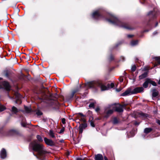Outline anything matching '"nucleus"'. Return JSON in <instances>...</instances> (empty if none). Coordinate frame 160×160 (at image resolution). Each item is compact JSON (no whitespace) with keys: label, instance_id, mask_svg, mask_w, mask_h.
<instances>
[{"label":"nucleus","instance_id":"obj_1","mask_svg":"<svg viewBox=\"0 0 160 160\" xmlns=\"http://www.w3.org/2000/svg\"><path fill=\"white\" fill-rule=\"evenodd\" d=\"M92 16L93 19L95 20L105 19L111 24L124 29L129 30H132L134 29L132 27L128 24L122 22L113 15L108 14V18L105 17L99 9L93 12L92 14Z\"/></svg>","mask_w":160,"mask_h":160},{"label":"nucleus","instance_id":"obj_2","mask_svg":"<svg viewBox=\"0 0 160 160\" xmlns=\"http://www.w3.org/2000/svg\"><path fill=\"white\" fill-rule=\"evenodd\" d=\"M29 148L30 150L31 149L32 151L37 152L38 156L36 157L37 158L40 160H44L47 152L42 145L39 143L37 141L34 140L30 143Z\"/></svg>","mask_w":160,"mask_h":160},{"label":"nucleus","instance_id":"obj_3","mask_svg":"<svg viewBox=\"0 0 160 160\" xmlns=\"http://www.w3.org/2000/svg\"><path fill=\"white\" fill-rule=\"evenodd\" d=\"M86 86L89 88L96 89L97 87H100L101 91H104L108 90L110 88H112L114 86V83H108L107 87L103 85L102 83L99 81H92L87 83Z\"/></svg>","mask_w":160,"mask_h":160},{"label":"nucleus","instance_id":"obj_4","mask_svg":"<svg viewBox=\"0 0 160 160\" xmlns=\"http://www.w3.org/2000/svg\"><path fill=\"white\" fill-rule=\"evenodd\" d=\"M143 90V88L142 87L136 88L132 90L131 88H128L122 94L121 96H129L133 94L139 93L142 92Z\"/></svg>","mask_w":160,"mask_h":160},{"label":"nucleus","instance_id":"obj_5","mask_svg":"<svg viewBox=\"0 0 160 160\" xmlns=\"http://www.w3.org/2000/svg\"><path fill=\"white\" fill-rule=\"evenodd\" d=\"M13 96H10L8 94V96L9 98L11 99L14 98L16 101V103L20 104L21 103V98L22 96L18 92H13L12 93Z\"/></svg>","mask_w":160,"mask_h":160},{"label":"nucleus","instance_id":"obj_6","mask_svg":"<svg viewBox=\"0 0 160 160\" xmlns=\"http://www.w3.org/2000/svg\"><path fill=\"white\" fill-rule=\"evenodd\" d=\"M2 78H0V89L4 88L8 91L11 89V86L9 83L6 81H1Z\"/></svg>","mask_w":160,"mask_h":160},{"label":"nucleus","instance_id":"obj_7","mask_svg":"<svg viewBox=\"0 0 160 160\" xmlns=\"http://www.w3.org/2000/svg\"><path fill=\"white\" fill-rule=\"evenodd\" d=\"M160 14V11L157 8H154L153 11H150L148 16L151 18L150 19L156 18L158 15Z\"/></svg>","mask_w":160,"mask_h":160},{"label":"nucleus","instance_id":"obj_8","mask_svg":"<svg viewBox=\"0 0 160 160\" xmlns=\"http://www.w3.org/2000/svg\"><path fill=\"white\" fill-rule=\"evenodd\" d=\"M112 108L116 111L119 112H122L123 111V107L122 105L120 104H114L112 105Z\"/></svg>","mask_w":160,"mask_h":160},{"label":"nucleus","instance_id":"obj_9","mask_svg":"<svg viewBox=\"0 0 160 160\" xmlns=\"http://www.w3.org/2000/svg\"><path fill=\"white\" fill-rule=\"evenodd\" d=\"M44 141L45 143L48 145L52 146L55 145L54 142L51 139H48L46 138H44Z\"/></svg>","mask_w":160,"mask_h":160},{"label":"nucleus","instance_id":"obj_10","mask_svg":"<svg viewBox=\"0 0 160 160\" xmlns=\"http://www.w3.org/2000/svg\"><path fill=\"white\" fill-rule=\"evenodd\" d=\"M0 157L2 159L5 158L7 156V153L6 150L4 148H2L0 151Z\"/></svg>","mask_w":160,"mask_h":160},{"label":"nucleus","instance_id":"obj_11","mask_svg":"<svg viewBox=\"0 0 160 160\" xmlns=\"http://www.w3.org/2000/svg\"><path fill=\"white\" fill-rule=\"evenodd\" d=\"M87 127V125L86 123L82 124L79 126V133L81 134L83 131V129H85Z\"/></svg>","mask_w":160,"mask_h":160},{"label":"nucleus","instance_id":"obj_12","mask_svg":"<svg viewBox=\"0 0 160 160\" xmlns=\"http://www.w3.org/2000/svg\"><path fill=\"white\" fill-rule=\"evenodd\" d=\"M114 109H105L104 112L106 114L105 116L106 117H108L111 114H112L113 112Z\"/></svg>","mask_w":160,"mask_h":160},{"label":"nucleus","instance_id":"obj_13","mask_svg":"<svg viewBox=\"0 0 160 160\" xmlns=\"http://www.w3.org/2000/svg\"><path fill=\"white\" fill-rule=\"evenodd\" d=\"M95 159L96 160H103V158L101 154H98L95 155Z\"/></svg>","mask_w":160,"mask_h":160},{"label":"nucleus","instance_id":"obj_14","mask_svg":"<svg viewBox=\"0 0 160 160\" xmlns=\"http://www.w3.org/2000/svg\"><path fill=\"white\" fill-rule=\"evenodd\" d=\"M150 79L147 78L143 84V86L145 88H147L148 86V84L149 83Z\"/></svg>","mask_w":160,"mask_h":160},{"label":"nucleus","instance_id":"obj_15","mask_svg":"<svg viewBox=\"0 0 160 160\" xmlns=\"http://www.w3.org/2000/svg\"><path fill=\"white\" fill-rule=\"evenodd\" d=\"M9 132L12 135L18 134L19 133V132L18 130L14 129L10 130Z\"/></svg>","mask_w":160,"mask_h":160},{"label":"nucleus","instance_id":"obj_16","mask_svg":"<svg viewBox=\"0 0 160 160\" xmlns=\"http://www.w3.org/2000/svg\"><path fill=\"white\" fill-rule=\"evenodd\" d=\"M148 74V72H144L139 76V79H142L146 77Z\"/></svg>","mask_w":160,"mask_h":160},{"label":"nucleus","instance_id":"obj_17","mask_svg":"<svg viewBox=\"0 0 160 160\" xmlns=\"http://www.w3.org/2000/svg\"><path fill=\"white\" fill-rule=\"evenodd\" d=\"M81 85H79V87H77L76 88L73 90L71 93L72 94V95H74L75 93L78 92L79 90V89L81 88Z\"/></svg>","mask_w":160,"mask_h":160},{"label":"nucleus","instance_id":"obj_18","mask_svg":"<svg viewBox=\"0 0 160 160\" xmlns=\"http://www.w3.org/2000/svg\"><path fill=\"white\" fill-rule=\"evenodd\" d=\"M18 109L15 107L13 106L11 110V111L12 113L16 114L18 112Z\"/></svg>","mask_w":160,"mask_h":160},{"label":"nucleus","instance_id":"obj_19","mask_svg":"<svg viewBox=\"0 0 160 160\" xmlns=\"http://www.w3.org/2000/svg\"><path fill=\"white\" fill-rule=\"evenodd\" d=\"M72 94L71 93V94L66 96V99L67 101L69 102L72 99L74 96V95H73L72 96Z\"/></svg>","mask_w":160,"mask_h":160},{"label":"nucleus","instance_id":"obj_20","mask_svg":"<svg viewBox=\"0 0 160 160\" xmlns=\"http://www.w3.org/2000/svg\"><path fill=\"white\" fill-rule=\"evenodd\" d=\"M49 134L50 136L52 138H55V133L53 132V131L52 130H49Z\"/></svg>","mask_w":160,"mask_h":160},{"label":"nucleus","instance_id":"obj_21","mask_svg":"<svg viewBox=\"0 0 160 160\" xmlns=\"http://www.w3.org/2000/svg\"><path fill=\"white\" fill-rule=\"evenodd\" d=\"M10 73V71L8 70H5L3 72L4 75L7 78H9Z\"/></svg>","mask_w":160,"mask_h":160},{"label":"nucleus","instance_id":"obj_22","mask_svg":"<svg viewBox=\"0 0 160 160\" xmlns=\"http://www.w3.org/2000/svg\"><path fill=\"white\" fill-rule=\"evenodd\" d=\"M152 130V129L151 128H147L144 129V132L146 134H148Z\"/></svg>","mask_w":160,"mask_h":160},{"label":"nucleus","instance_id":"obj_23","mask_svg":"<svg viewBox=\"0 0 160 160\" xmlns=\"http://www.w3.org/2000/svg\"><path fill=\"white\" fill-rule=\"evenodd\" d=\"M138 41L137 40H132L131 42V45L134 46L137 45L138 44Z\"/></svg>","mask_w":160,"mask_h":160},{"label":"nucleus","instance_id":"obj_24","mask_svg":"<svg viewBox=\"0 0 160 160\" xmlns=\"http://www.w3.org/2000/svg\"><path fill=\"white\" fill-rule=\"evenodd\" d=\"M24 108L25 111L27 113H29L31 112L32 111L31 108L30 107L25 106Z\"/></svg>","mask_w":160,"mask_h":160},{"label":"nucleus","instance_id":"obj_25","mask_svg":"<svg viewBox=\"0 0 160 160\" xmlns=\"http://www.w3.org/2000/svg\"><path fill=\"white\" fill-rule=\"evenodd\" d=\"M112 122L113 124H116L118 123V120L116 118H114L112 120Z\"/></svg>","mask_w":160,"mask_h":160},{"label":"nucleus","instance_id":"obj_26","mask_svg":"<svg viewBox=\"0 0 160 160\" xmlns=\"http://www.w3.org/2000/svg\"><path fill=\"white\" fill-rule=\"evenodd\" d=\"M158 95V92L156 91V89H154L153 90V92L152 93V96L153 97H156Z\"/></svg>","mask_w":160,"mask_h":160},{"label":"nucleus","instance_id":"obj_27","mask_svg":"<svg viewBox=\"0 0 160 160\" xmlns=\"http://www.w3.org/2000/svg\"><path fill=\"white\" fill-rule=\"evenodd\" d=\"M96 103V102H92V103H91L89 105V107L90 108H94V105H95V104Z\"/></svg>","mask_w":160,"mask_h":160},{"label":"nucleus","instance_id":"obj_28","mask_svg":"<svg viewBox=\"0 0 160 160\" xmlns=\"http://www.w3.org/2000/svg\"><path fill=\"white\" fill-rule=\"evenodd\" d=\"M5 109V108L0 103V111L2 112Z\"/></svg>","mask_w":160,"mask_h":160},{"label":"nucleus","instance_id":"obj_29","mask_svg":"<svg viewBox=\"0 0 160 160\" xmlns=\"http://www.w3.org/2000/svg\"><path fill=\"white\" fill-rule=\"evenodd\" d=\"M149 83L151 84L153 86H157V84L155 82L152 81L150 79Z\"/></svg>","mask_w":160,"mask_h":160},{"label":"nucleus","instance_id":"obj_30","mask_svg":"<svg viewBox=\"0 0 160 160\" xmlns=\"http://www.w3.org/2000/svg\"><path fill=\"white\" fill-rule=\"evenodd\" d=\"M136 66L135 65H133L132 67L131 70L132 72H134L136 70Z\"/></svg>","mask_w":160,"mask_h":160},{"label":"nucleus","instance_id":"obj_31","mask_svg":"<svg viewBox=\"0 0 160 160\" xmlns=\"http://www.w3.org/2000/svg\"><path fill=\"white\" fill-rule=\"evenodd\" d=\"M36 114L38 116H40L42 114V113L41 111L38 110L36 112Z\"/></svg>","mask_w":160,"mask_h":160},{"label":"nucleus","instance_id":"obj_32","mask_svg":"<svg viewBox=\"0 0 160 160\" xmlns=\"http://www.w3.org/2000/svg\"><path fill=\"white\" fill-rule=\"evenodd\" d=\"M37 138L39 141H42V139L40 135H37Z\"/></svg>","mask_w":160,"mask_h":160},{"label":"nucleus","instance_id":"obj_33","mask_svg":"<svg viewBox=\"0 0 160 160\" xmlns=\"http://www.w3.org/2000/svg\"><path fill=\"white\" fill-rule=\"evenodd\" d=\"M64 131V127L62 128L61 129L60 132H59V133L60 134L62 133H63Z\"/></svg>","mask_w":160,"mask_h":160},{"label":"nucleus","instance_id":"obj_34","mask_svg":"<svg viewBox=\"0 0 160 160\" xmlns=\"http://www.w3.org/2000/svg\"><path fill=\"white\" fill-rule=\"evenodd\" d=\"M91 125L93 127H95V125L93 121H91L90 122Z\"/></svg>","mask_w":160,"mask_h":160},{"label":"nucleus","instance_id":"obj_35","mask_svg":"<svg viewBox=\"0 0 160 160\" xmlns=\"http://www.w3.org/2000/svg\"><path fill=\"white\" fill-rule=\"evenodd\" d=\"M155 60L158 62H159V64L160 63V58L159 57H155Z\"/></svg>","mask_w":160,"mask_h":160},{"label":"nucleus","instance_id":"obj_36","mask_svg":"<svg viewBox=\"0 0 160 160\" xmlns=\"http://www.w3.org/2000/svg\"><path fill=\"white\" fill-rule=\"evenodd\" d=\"M120 60L122 61H124L125 60V58L124 57L121 56Z\"/></svg>","mask_w":160,"mask_h":160},{"label":"nucleus","instance_id":"obj_37","mask_svg":"<svg viewBox=\"0 0 160 160\" xmlns=\"http://www.w3.org/2000/svg\"><path fill=\"white\" fill-rule=\"evenodd\" d=\"M21 124L23 127H26L27 124L25 122H22Z\"/></svg>","mask_w":160,"mask_h":160},{"label":"nucleus","instance_id":"obj_38","mask_svg":"<svg viewBox=\"0 0 160 160\" xmlns=\"http://www.w3.org/2000/svg\"><path fill=\"white\" fill-rule=\"evenodd\" d=\"M114 59V58L112 55H111L110 57V58H109V61H112Z\"/></svg>","mask_w":160,"mask_h":160},{"label":"nucleus","instance_id":"obj_39","mask_svg":"<svg viewBox=\"0 0 160 160\" xmlns=\"http://www.w3.org/2000/svg\"><path fill=\"white\" fill-rule=\"evenodd\" d=\"M93 117L92 116H90L89 117V121L90 122V121H92V120H93Z\"/></svg>","mask_w":160,"mask_h":160},{"label":"nucleus","instance_id":"obj_40","mask_svg":"<svg viewBox=\"0 0 160 160\" xmlns=\"http://www.w3.org/2000/svg\"><path fill=\"white\" fill-rule=\"evenodd\" d=\"M77 114L80 115L82 117H85V115H83L82 113H78Z\"/></svg>","mask_w":160,"mask_h":160},{"label":"nucleus","instance_id":"obj_41","mask_svg":"<svg viewBox=\"0 0 160 160\" xmlns=\"http://www.w3.org/2000/svg\"><path fill=\"white\" fill-rule=\"evenodd\" d=\"M62 121L63 124H65V119L64 118H62Z\"/></svg>","mask_w":160,"mask_h":160},{"label":"nucleus","instance_id":"obj_42","mask_svg":"<svg viewBox=\"0 0 160 160\" xmlns=\"http://www.w3.org/2000/svg\"><path fill=\"white\" fill-rule=\"evenodd\" d=\"M133 36V35H128L127 37L128 38H130L132 37Z\"/></svg>","mask_w":160,"mask_h":160},{"label":"nucleus","instance_id":"obj_43","mask_svg":"<svg viewBox=\"0 0 160 160\" xmlns=\"http://www.w3.org/2000/svg\"><path fill=\"white\" fill-rule=\"evenodd\" d=\"M158 33V32L157 31H155V32H153V34L154 35H155L156 34H157Z\"/></svg>","mask_w":160,"mask_h":160},{"label":"nucleus","instance_id":"obj_44","mask_svg":"<svg viewBox=\"0 0 160 160\" xmlns=\"http://www.w3.org/2000/svg\"><path fill=\"white\" fill-rule=\"evenodd\" d=\"M82 121H83V122H85V120L84 118H82L81 119Z\"/></svg>","mask_w":160,"mask_h":160},{"label":"nucleus","instance_id":"obj_45","mask_svg":"<svg viewBox=\"0 0 160 160\" xmlns=\"http://www.w3.org/2000/svg\"><path fill=\"white\" fill-rule=\"evenodd\" d=\"M139 122H135V123H134V124L135 125H139Z\"/></svg>","mask_w":160,"mask_h":160},{"label":"nucleus","instance_id":"obj_46","mask_svg":"<svg viewBox=\"0 0 160 160\" xmlns=\"http://www.w3.org/2000/svg\"><path fill=\"white\" fill-rule=\"evenodd\" d=\"M157 122L158 123L159 125H160V120H157Z\"/></svg>","mask_w":160,"mask_h":160},{"label":"nucleus","instance_id":"obj_47","mask_svg":"<svg viewBox=\"0 0 160 160\" xmlns=\"http://www.w3.org/2000/svg\"><path fill=\"white\" fill-rule=\"evenodd\" d=\"M99 110H100V109H99V108H97L96 109V111L97 112Z\"/></svg>","mask_w":160,"mask_h":160},{"label":"nucleus","instance_id":"obj_48","mask_svg":"<svg viewBox=\"0 0 160 160\" xmlns=\"http://www.w3.org/2000/svg\"><path fill=\"white\" fill-rule=\"evenodd\" d=\"M104 160H108L106 156L104 157Z\"/></svg>","mask_w":160,"mask_h":160},{"label":"nucleus","instance_id":"obj_49","mask_svg":"<svg viewBox=\"0 0 160 160\" xmlns=\"http://www.w3.org/2000/svg\"><path fill=\"white\" fill-rule=\"evenodd\" d=\"M123 81V78H122L121 79H120V82H122Z\"/></svg>","mask_w":160,"mask_h":160},{"label":"nucleus","instance_id":"obj_50","mask_svg":"<svg viewBox=\"0 0 160 160\" xmlns=\"http://www.w3.org/2000/svg\"><path fill=\"white\" fill-rule=\"evenodd\" d=\"M158 25V22H157L156 23L155 25V27H156Z\"/></svg>","mask_w":160,"mask_h":160},{"label":"nucleus","instance_id":"obj_51","mask_svg":"<svg viewBox=\"0 0 160 160\" xmlns=\"http://www.w3.org/2000/svg\"><path fill=\"white\" fill-rule=\"evenodd\" d=\"M116 91L118 92H119V91H121V90H119V89H116Z\"/></svg>","mask_w":160,"mask_h":160},{"label":"nucleus","instance_id":"obj_52","mask_svg":"<svg viewBox=\"0 0 160 160\" xmlns=\"http://www.w3.org/2000/svg\"><path fill=\"white\" fill-rule=\"evenodd\" d=\"M158 84H160V79H159V81L158 82Z\"/></svg>","mask_w":160,"mask_h":160},{"label":"nucleus","instance_id":"obj_53","mask_svg":"<svg viewBox=\"0 0 160 160\" xmlns=\"http://www.w3.org/2000/svg\"><path fill=\"white\" fill-rule=\"evenodd\" d=\"M30 52H32V49H31L30 50Z\"/></svg>","mask_w":160,"mask_h":160},{"label":"nucleus","instance_id":"obj_54","mask_svg":"<svg viewBox=\"0 0 160 160\" xmlns=\"http://www.w3.org/2000/svg\"><path fill=\"white\" fill-rule=\"evenodd\" d=\"M146 31H148V30H147V31L146 30H145V31H144V32H146Z\"/></svg>","mask_w":160,"mask_h":160},{"label":"nucleus","instance_id":"obj_55","mask_svg":"<svg viewBox=\"0 0 160 160\" xmlns=\"http://www.w3.org/2000/svg\"><path fill=\"white\" fill-rule=\"evenodd\" d=\"M145 137V136H144V137H143V138H144Z\"/></svg>","mask_w":160,"mask_h":160}]
</instances>
